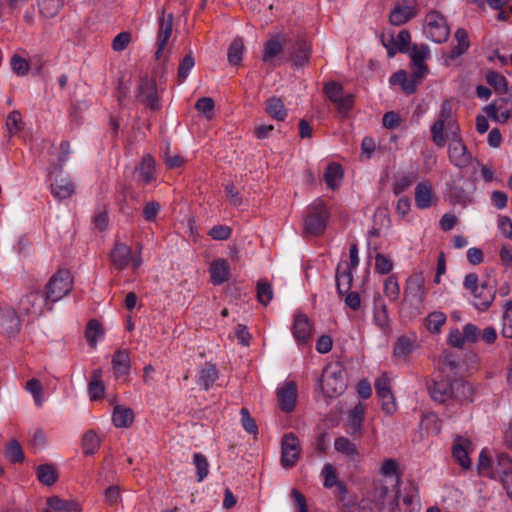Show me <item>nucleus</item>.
Instances as JSON below:
<instances>
[{"instance_id": "6e6552de", "label": "nucleus", "mask_w": 512, "mask_h": 512, "mask_svg": "<svg viewBox=\"0 0 512 512\" xmlns=\"http://www.w3.org/2000/svg\"><path fill=\"white\" fill-rule=\"evenodd\" d=\"M300 442L293 434H285L281 442V464L285 468H291L296 465L300 456Z\"/></svg>"}, {"instance_id": "49530a36", "label": "nucleus", "mask_w": 512, "mask_h": 512, "mask_svg": "<svg viewBox=\"0 0 512 512\" xmlns=\"http://www.w3.org/2000/svg\"><path fill=\"white\" fill-rule=\"evenodd\" d=\"M103 335L104 330L101 324L95 319L90 320L85 332V336L89 345L91 347H95Z\"/></svg>"}, {"instance_id": "20e7f679", "label": "nucleus", "mask_w": 512, "mask_h": 512, "mask_svg": "<svg viewBox=\"0 0 512 512\" xmlns=\"http://www.w3.org/2000/svg\"><path fill=\"white\" fill-rule=\"evenodd\" d=\"M73 288V278L66 269L58 270L47 284L46 300L56 302L61 300Z\"/></svg>"}, {"instance_id": "774afa93", "label": "nucleus", "mask_w": 512, "mask_h": 512, "mask_svg": "<svg viewBox=\"0 0 512 512\" xmlns=\"http://www.w3.org/2000/svg\"><path fill=\"white\" fill-rule=\"evenodd\" d=\"M11 69L18 76H24L29 71V63L19 55H13L10 60Z\"/></svg>"}, {"instance_id": "4be33fe9", "label": "nucleus", "mask_w": 512, "mask_h": 512, "mask_svg": "<svg viewBox=\"0 0 512 512\" xmlns=\"http://www.w3.org/2000/svg\"><path fill=\"white\" fill-rule=\"evenodd\" d=\"M364 417L365 407L362 403H359L349 411L346 432L353 437L359 438L362 432Z\"/></svg>"}, {"instance_id": "423d86ee", "label": "nucleus", "mask_w": 512, "mask_h": 512, "mask_svg": "<svg viewBox=\"0 0 512 512\" xmlns=\"http://www.w3.org/2000/svg\"><path fill=\"white\" fill-rule=\"evenodd\" d=\"M110 257L113 265L120 270L131 266L135 271L142 264L140 249L135 255H132L131 248L124 243H117L114 246Z\"/></svg>"}, {"instance_id": "58836bf2", "label": "nucleus", "mask_w": 512, "mask_h": 512, "mask_svg": "<svg viewBox=\"0 0 512 512\" xmlns=\"http://www.w3.org/2000/svg\"><path fill=\"white\" fill-rule=\"evenodd\" d=\"M114 373L117 377L125 376L130 369V357L126 350L117 351L112 359Z\"/></svg>"}, {"instance_id": "5fc2aeb1", "label": "nucleus", "mask_w": 512, "mask_h": 512, "mask_svg": "<svg viewBox=\"0 0 512 512\" xmlns=\"http://www.w3.org/2000/svg\"><path fill=\"white\" fill-rule=\"evenodd\" d=\"M394 264L390 256L383 253L375 254L374 271L381 275H387L393 270Z\"/></svg>"}, {"instance_id": "ddd939ff", "label": "nucleus", "mask_w": 512, "mask_h": 512, "mask_svg": "<svg viewBox=\"0 0 512 512\" xmlns=\"http://www.w3.org/2000/svg\"><path fill=\"white\" fill-rule=\"evenodd\" d=\"M297 385L294 381H286L277 389V398L281 410L291 412L297 400Z\"/></svg>"}, {"instance_id": "69168bd1", "label": "nucleus", "mask_w": 512, "mask_h": 512, "mask_svg": "<svg viewBox=\"0 0 512 512\" xmlns=\"http://www.w3.org/2000/svg\"><path fill=\"white\" fill-rule=\"evenodd\" d=\"M5 455H6V458L11 463L22 462L24 459V454L21 449V446L16 441H12L8 444V446L6 448Z\"/></svg>"}, {"instance_id": "603ef678", "label": "nucleus", "mask_w": 512, "mask_h": 512, "mask_svg": "<svg viewBox=\"0 0 512 512\" xmlns=\"http://www.w3.org/2000/svg\"><path fill=\"white\" fill-rule=\"evenodd\" d=\"M104 385L101 380V370L93 372L92 380L89 383V394L92 400H98L104 395Z\"/></svg>"}, {"instance_id": "f257e3e1", "label": "nucleus", "mask_w": 512, "mask_h": 512, "mask_svg": "<svg viewBox=\"0 0 512 512\" xmlns=\"http://www.w3.org/2000/svg\"><path fill=\"white\" fill-rule=\"evenodd\" d=\"M459 133V126L454 117V109L450 101L442 103L440 111L431 126L432 141L438 147H444L450 137Z\"/></svg>"}, {"instance_id": "a18cd8bd", "label": "nucleus", "mask_w": 512, "mask_h": 512, "mask_svg": "<svg viewBox=\"0 0 512 512\" xmlns=\"http://www.w3.org/2000/svg\"><path fill=\"white\" fill-rule=\"evenodd\" d=\"M100 447V438L93 430L87 431L83 435L82 449L85 455L95 454Z\"/></svg>"}, {"instance_id": "5701e85b", "label": "nucleus", "mask_w": 512, "mask_h": 512, "mask_svg": "<svg viewBox=\"0 0 512 512\" xmlns=\"http://www.w3.org/2000/svg\"><path fill=\"white\" fill-rule=\"evenodd\" d=\"M453 389V383L446 379L433 380L428 384V390L432 399L439 403L450 399L453 395Z\"/></svg>"}, {"instance_id": "de8ad7c7", "label": "nucleus", "mask_w": 512, "mask_h": 512, "mask_svg": "<svg viewBox=\"0 0 512 512\" xmlns=\"http://www.w3.org/2000/svg\"><path fill=\"white\" fill-rule=\"evenodd\" d=\"M384 294L391 302H396L400 297V284L395 275H390L384 280Z\"/></svg>"}, {"instance_id": "bf43d9fd", "label": "nucleus", "mask_w": 512, "mask_h": 512, "mask_svg": "<svg viewBox=\"0 0 512 512\" xmlns=\"http://www.w3.org/2000/svg\"><path fill=\"white\" fill-rule=\"evenodd\" d=\"M446 322V316L443 312L434 311L426 318V327L432 333L440 332L441 327Z\"/></svg>"}, {"instance_id": "c756f323", "label": "nucleus", "mask_w": 512, "mask_h": 512, "mask_svg": "<svg viewBox=\"0 0 512 512\" xmlns=\"http://www.w3.org/2000/svg\"><path fill=\"white\" fill-rule=\"evenodd\" d=\"M310 55L311 44L304 39H300L295 43L291 54V60L295 66H303L308 63Z\"/></svg>"}, {"instance_id": "393cba45", "label": "nucleus", "mask_w": 512, "mask_h": 512, "mask_svg": "<svg viewBox=\"0 0 512 512\" xmlns=\"http://www.w3.org/2000/svg\"><path fill=\"white\" fill-rule=\"evenodd\" d=\"M485 110L492 120L505 123L511 115V104L508 101L500 100L487 106Z\"/></svg>"}, {"instance_id": "8fccbe9b", "label": "nucleus", "mask_w": 512, "mask_h": 512, "mask_svg": "<svg viewBox=\"0 0 512 512\" xmlns=\"http://www.w3.org/2000/svg\"><path fill=\"white\" fill-rule=\"evenodd\" d=\"M453 395L460 401H472L473 387L465 381H454L453 382Z\"/></svg>"}, {"instance_id": "37998d69", "label": "nucleus", "mask_w": 512, "mask_h": 512, "mask_svg": "<svg viewBox=\"0 0 512 512\" xmlns=\"http://www.w3.org/2000/svg\"><path fill=\"white\" fill-rule=\"evenodd\" d=\"M5 126L9 136L12 137L19 134L24 129V122L20 112L17 110L10 112L6 118Z\"/></svg>"}, {"instance_id": "ea45409f", "label": "nucleus", "mask_w": 512, "mask_h": 512, "mask_svg": "<svg viewBox=\"0 0 512 512\" xmlns=\"http://www.w3.org/2000/svg\"><path fill=\"white\" fill-rule=\"evenodd\" d=\"M415 11L412 6H401L397 5L390 12V22L392 25H402L406 23L409 19L414 17Z\"/></svg>"}, {"instance_id": "6ab92c4d", "label": "nucleus", "mask_w": 512, "mask_h": 512, "mask_svg": "<svg viewBox=\"0 0 512 512\" xmlns=\"http://www.w3.org/2000/svg\"><path fill=\"white\" fill-rule=\"evenodd\" d=\"M472 443L469 439L457 437L454 440L452 447V456L454 460L463 468L469 469L471 467V460L469 454L471 452Z\"/></svg>"}, {"instance_id": "2f4dec72", "label": "nucleus", "mask_w": 512, "mask_h": 512, "mask_svg": "<svg viewBox=\"0 0 512 512\" xmlns=\"http://www.w3.org/2000/svg\"><path fill=\"white\" fill-rule=\"evenodd\" d=\"M373 323L383 332H388L390 330V319L387 307L381 299L375 300Z\"/></svg>"}, {"instance_id": "09e8293b", "label": "nucleus", "mask_w": 512, "mask_h": 512, "mask_svg": "<svg viewBox=\"0 0 512 512\" xmlns=\"http://www.w3.org/2000/svg\"><path fill=\"white\" fill-rule=\"evenodd\" d=\"M477 470L480 475L496 479V468H492V462L486 449H483L479 454Z\"/></svg>"}, {"instance_id": "4468645a", "label": "nucleus", "mask_w": 512, "mask_h": 512, "mask_svg": "<svg viewBox=\"0 0 512 512\" xmlns=\"http://www.w3.org/2000/svg\"><path fill=\"white\" fill-rule=\"evenodd\" d=\"M410 57L414 65V76L417 79H422L428 73V68L424 62L430 57L429 47L425 44L414 45Z\"/></svg>"}, {"instance_id": "864d4df0", "label": "nucleus", "mask_w": 512, "mask_h": 512, "mask_svg": "<svg viewBox=\"0 0 512 512\" xmlns=\"http://www.w3.org/2000/svg\"><path fill=\"white\" fill-rule=\"evenodd\" d=\"M155 161L150 155L143 157L140 164V176L145 183H151L154 179Z\"/></svg>"}, {"instance_id": "b1692460", "label": "nucleus", "mask_w": 512, "mask_h": 512, "mask_svg": "<svg viewBox=\"0 0 512 512\" xmlns=\"http://www.w3.org/2000/svg\"><path fill=\"white\" fill-rule=\"evenodd\" d=\"M210 280L214 285L226 282L230 277V265L226 259L218 258L209 266Z\"/></svg>"}, {"instance_id": "0eeeda50", "label": "nucleus", "mask_w": 512, "mask_h": 512, "mask_svg": "<svg viewBox=\"0 0 512 512\" xmlns=\"http://www.w3.org/2000/svg\"><path fill=\"white\" fill-rule=\"evenodd\" d=\"M426 294L423 275L420 273L410 275L405 283L404 301L410 305L419 306L424 302Z\"/></svg>"}, {"instance_id": "9d476101", "label": "nucleus", "mask_w": 512, "mask_h": 512, "mask_svg": "<svg viewBox=\"0 0 512 512\" xmlns=\"http://www.w3.org/2000/svg\"><path fill=\"white\" fill-rule=\"evenodd\" d=\"M326 96L334 102L341 112H347L352 108L354 97L352 94H344L339 83L329 82L325 85Z\"/></svg>"}, {"instance_id": "c9c22d12", "label": "nucleus", "mask_w": 512, "mask_h": 512, "mask_svg": "<svg viewBox=\"0 0 512 512\" xmlns=\"http://www.w3.org/2000/svg\"><path fill=\"white\" fill-rule=\"evenodd\" d=\"M343 179V170L341 166L337 163L328 164L325 173H324V181L328 188L334 190L338 188Z\"/></svg>"}, {"instance_id": "72a5a7b5", "label": "nucleus", "mask_w": 512, "mask_h": 512, "mask_svg": "<svg viewBox=\"0 0 512 512\" xmlns=\"http://www.w3.org/2000/svg\"><path fill=\"white\" fill-rule=\"evenodd\" d=\"M266 113L274 120L284 121L287 116V109L280 98L270 97L266 101Z\"/></svg>"}, {"instance_id": "13d9d810", "label": "nucleus", "mask_w": 512, "mask_h": 512, "mask_svg": "<svg viewBox=\"0 0 512 512\" xmlns=\"http://www.w3.org/2000/svg\"><path fill=\"white\" fill-rule=\"evenodd\" d=\"M38 480L44 485H52L57 480V474L53 466L49 464L40 465L37 468Z\"/></svg>"}, {"instance_id": "c85d7f7f", "label": "nucleus", "mask_w": 512, "mask_h": 512, "mask_svg": "<svg viewBox=\"0 0 512 512\" xmlns=\"http://www.w3.org/2000/svg\"><path fill=\"white\" fill-rule=\"evenodd\" d=\"M334 449L350 461H357L360 456L357 445L346 437H338L334 441Z\"/></svg>"}, {"instance_id": "4c0bfd02", "label": "nucleus", "mask_w": 512, "mask_h": 512, "mask_svg": "<svg viewBox=\"0 0 512 512\" xmlns=\"http://www.w3.org/2000/svg\"><path fill=\"white\" fill-rule=\"evenodd\" d=\"M47 505L56 512H76L81 510L80 504L75 500H66L58 496L48 498Z\"/></svg>"}, {"instance_id": "bb28decb", "label": "nucleus", "mask_w": 512, "mask_h": 512, "mask_svg": "<svg viewBox=\"0 0 512 512\" xmlns=\"http://www.w3.org/2000/svg\"><path fill=\"white\" fill-rule=\"evenodd\" d=\"M51 191L58 199H67L75 191V186L68 177H55L51 183Z\"/></svg>"}, {"instance_id": "338daca9", "label": "nucleus", "mask_w": 512, "mask_h": 512, "mask_svg": "<svg viewBox=\"0 0 512 512\" xmlns=\"http://www.w3.org/2000/svg\"><path fill=\"white\" fill-rule=\"evenodd\" d=\"M502 334L504 337L512 338V301L505 304Z\"/></svg>"}, {"instance_id": "f8f14e48", "label": "nucleus", "mask_w": 512, "mask_h": 512, "mask_svg": "<svg viewBox=\"0 0 512 512\" xmlns=\"http://www.w3.org/2000/svg\"><path fill=\"white\" fill-rule=\"evenodd\" d=\"M284 44L285 39L279 34L266 41L263 47L262 61L269 65L279 62L284 52Z\"/></svg>"}, {"instance_id": "dca6fc26", "label": "nucleus", "mask_w": 512, "mask_h": 512, "mask_svg": "<svg viewBox=\"0 0 512 512\" xmlns=\"http://www.w3.org/2000/svg\"><path fill=\"white\" fill-rule=\"evenodd\" d=\"M161 19L159 23V31L157 36V50L155 56L160 59L163 56L166 44L172 34V14L165 15V11H161Z\"/></svg>"}, {"instance_id": "9b49d317", "label": "nucleus", "mask_w": 512, "mask_h": 512, "mask_svg": "<svg viewBox=\"0 0 512 512\" xmlns=\"http://www.w3.org/2000/svg\"><path fill=\"white\" fill-rule=\"evenodd\" d=\"M415 205L418 209H429L437 203V196L429 181L419 182L414 191Z\"/></svg>"}, {"instance_id": "cd10ccee", "label": "nucleus", "mask_w": 512, "mask_h": 512, "mask_svg": "<svg viewBox=\"0 0 512 512\" xmlns=\"http://www.w3.org/2000/svg\"><path fill=\"white\" fill-rule=\"evenodd\" d=\"M134 421V412L131 408L116 405L112 413V422L117 428H128Z\"/></svg>"}, {"instance_id": "e2e57ef3", "label": "nucleus", "mask_w": 512, "mask_h": 512, "mask_svg": "<svg viewBox=\"0 0 512 512\" xmlns=\"http://www.w3.org/2000/svg\"><path fill=\"white\" fill-rule=\"evenodd\" d=\"M398 468H399V464L396 460L385 459L379 468V473L385 478L397 479L398 478Z\"/></svg>"}, {"instance_id": "6e6d98bb", "label": "nucleus", "mask_w": 512, "mask_h": 512, "mask_svg": "<svg viewBox=\"0 0 512 512\" xmlns=\"http://www.w3.org/2000/svg\"><path fill=\"white\" fill-rule=\"evenodd\" d=\"M25 389L28 393H30L33 396L36 406H41L43 404V385L38 379L32 378L28 380L26 382Z\"/></svg>"}, {"instance_id": "7c9ffc66", "label": "nucleus", "mask_w": 512, "mask_h": 512, "mask_svg": "<svg viewBox=\"0 0 512 512\" xmlns=\"http://www.w3.org/2000/svg\"><path fill=\"white\" fill-rule=\"evenodd\" d=\"M19 328V319L12 309L4 311L0 315V333L3 335H14Z\"/></svg>"}, {"instance_id": "e433bc0d", "label": "nucleus", "mask_w": 512, "mask_h": 512, "mask_svg": "<svg viewBox=\"0 0 512 512\" xmlns=\"http://www.w3.org/2000/svg\"><path fill=\"white\" fill-rule=\"evenodd\" d=\"M417 179L416 172H401L393 180V193L400 195L405 192Z\"/></svg>"}, {"instance_id": "3c124183", "label": "nucleus", "mask_w": 512, "mask_h": 512, "mask_svg": "<svg viewBox=\"0 0 512 512\" xmlns=\"http://www.w3.org/2000/svg\"><path fill=\"white\" fill-rule=\"evenodd\" d=\"M218 378V372L214 365L206 364L200 371L199 384L205 389H209L216 379Z\"/></svg>"}, {"instance_id": "0e129e2a", "label": "nucleus", "mask_w": 512, "mask_h": 512, "mask_svg": "<svg viewBox=\"0 0 512 512\" xmlns=\"http://www.w3.org/2000/svg\"><path fill=\"white\" fill-rule=\"evenodd\" d=\"M321 475L324 478L323 485H324L325 488H332L333 486H335L339 482L338 481V477H337V473H336V469L330 463H326L323 466V469L321 471Z\"/></svg>"}, {"instance_id": "1a4fd4ad", "label": "nucleus", "mask_w": 512, "mask_h": 512, "mask_svg": "<svg viewBox=\"0 0 512 512\" xmlns=\"http://www.w3.org/2000/svg\"><path fill=\"white\" fill-rule=\"evenodd\" d=\"M448 140H450L448 146L450 162L458 168H465L470 165L472 156L459 135L457 134L455 137H450Z\"/></svg>"}, {"instance_id": "39448f33", "label": "nucleus", "mask_w": 512, "mask_h": 512, "mask_svg": "<svg viewBox=\"0 0 512 512\" xmlns=\"http://www.w3.org/2000/svg\"><path fill=\"white\" fill-rule=\"evenodd\" d=\"M346 389L343 371L340 368L327 367L322 375L321 390L327 397H336Z\"/></svg>"}, {"instance_id": "7ed1b4c3", "label": "nucleus", "mask_w": 512, "mask_h": 512, "mask_svg": "<svg viewBox=\"0 0 512 512\" xmlns=\"http://www.w3.org/2000/svg\"><path fill=\"white\" fill-rule=\"evenodd\" d=\"M423 32L431 41L443 43L449 37L450 28L446 18L440 12L432 10L425 17Z\"/></svg>"}, {"instance_id": "f704fd0d", "label": "nucleus", "mask_w": 512, "mask_h": 512, "mask_svg": "<svg viewBox=\"0 0 512 512\" xmlns=\"http://www.w3.org/2000/svg\"><path fill=\"white\" fill-rule=\"evenodd\" d=\"M474 296V305L479 310H487L494 299L493 292L486 285L482 284L476 292H471Z\"/></svg>"}, {"instance_id": "a19ab883", "label": "nucleus", "mask_w": 512, "mask_h": 512, "mask_svg": "<svg viewBox=\"0 0 512 512\" xmlns=\"http://www.w3.org/2000/svg\"><path fill=\"white\" fill-rule=\"evenodd\" d=\"M353 280L352 269L348 264L339 265L336 274V283L339 293L346 292L350 289Z\"/></svg>"}, {"instance_id": "a878e982", "label": "nucleus", "mask_w": 512, "mask_h": 512, "mask_svg": "<svg viewBox=\"0 0 512 512\" xmlns=\"http://www.w3.org/2000/svg\"><path fill=\"white\" fill-rule=\"evenodd\" d=\"M138 97L142 102L148 104L152 109L157 107V90L153 79H142L139 85Z\"/></svg>"}, {"instance_id": "680f3d73", "label": "nucleus", "mask_w": 512, "mask_h": 512, "mask_svg": "<svg viewBox=\"0 0 512 512\" xmlns=\"http://www.w3.org/2000/svg\"><path fill=\"white\" fill-rule=\"evenodd\" d=\"M193 463L197 470V481L201 482L209 473V464L206 457L200 453H195Z\"/></svg>"}, {"instance_id": "c03bdc74", "label": "nucleus", "mask_w": 512, "mask_h": 512, "mask_svg": "<svg viewBox=\"0 0 512 512\" xmlns=\"http://www.w3.org/2000/svg\"><path fill=\"white\" fill-rule=\"evenodd\" d=\"M455 39L457 41V45L455 47H453V49L451 50V55H450L451 58H456V57L461 56L468 50V48L470 46L468 34L465 29H462V28L457 29L455 32Z\"/></svg>"}, {"instance_id": "473e14b6", "label": "nucleus", "mask_w": 512, "mask_h": 512, "mask_svg": "<svg viewBox=\"0 0 512 512\" xmlns=\"http://www.w3.org/2000/svg\"><path fill=\"white\" fill-rule=\"evenodd\" d=\"M421 79H417L414 74L412 78H408L405 71L400 70L394 73L390 77V83L392 85L399 84L404 92L411 94L416 91L417 84Z\"/></svg>"}, {"instance_id": "4d7b16f0", "label": "nucleus", "mask_w": 512, "mask_h": 512, "mask_svg": "<svg viewBox=\"0 0 512 512\" xmlns=\"http://www.w3.org/2000/svg\"><path fill=\"white\" fill-rule=\"evenodd\" d=\"M244 44L240 38L232 41L228 49V61L231 65H238L243 57Z\"/></svg>"}, {"instance_id": "79ce46f5", "label": "nucleus", "mask_w": 512, "mask_h": 512, "mask_svg": "<svg viewBox=\"0 0 512 512\" xmlns=\"http://www.w3.org/2000/svg\"><path fill=\"white\" fill-rule=\"evenodd\" d=\"M65 0H37L39 11L45 18L55 17L64 5Z\"/></svg>"}, {"instance_id": "f03ea898", "label": "nucleus", "mask_w": 512, "mask_h": 512, "mask_svg": "<svg viewBox=\"0 0 512 512\" xmlns=\"http://www.w3.org/2000/svg\"><path fill=\"white\" fill-rule=\"evenodd\" d=\"M330 217L329 210L325 202L316 199L306 208V216L304 218V231L309 235L322 234L327 226Z\"/></svg>"}, {"instance_id": "f3484780", "label": "nucleus", "mask_w": 512, "mask_h": 512, "mask_svg": "<svg viewBox=\"0 0 512 512\" xmlns=\"http://www.w3.org/2000/svg\"><path fill=\"white\" fill-rule=\"evenodd\" d=\"M388 489L380 484H375L373 491L367 498L361 501L362 510L369 509L371 512H381L385 505Z\"/></svg>"}, {"instance_id": "052dcab7", "label": "nucleus", "mask_w": 512, "mask_h": 512, "mask_svg": "<svg viewBox=\"0 0 512 512\" xmlns=\"http://www.w3.org/2000/svg\"><path fill=\"white\" fill-rule=\"evenodd\" d=\"M413 350V343L407 337H400L393 349V355L396 358L405 359Z\"/></svg>"}, {"instance_id": "2eb2a0df", "label": "nucleus", "mask_w": 512, "mask_h": 512, "mask_svg": "<svg viewBox=\"0 0 512 512\" xmlns=\"http://www.w3.org/2000/svg\"><path fill=\"white\" fill-rule=\"evenodd\" d=\"M292 334L298 345L306 344L312 334V325L307 315L297 313L294 316Z\"/></svg>"}, {"instance_id": "412c9836", "label": "nucleus", "mask_w": 512, "mask_h": 512, "mask_svg": "<svg viewBox=\"0 0 512 512\" xmlns=\"http://www.w3.org/2000/svg\"><path fill=\"white\" fill-rule=\"evenodd\" d=\"M45 300L39 292H31L20 301V309L27 315L37 317L43 313Z\"/></svg>"}, {"instance_id": "a211bd4d", "label": "nucleus", "mask_w": 512, "mask_h": 512, "mask_svg": "<svg viewBox=\"0 0 512 512\" xmlns=\"http://www.w3.org/2000/svg\"><path fill=\"white\" fill-rule=\"evenodd\" d=\"M388 489L380 484H375L373 491L367 498L361 501L362 510L369 509L371 512H381L385 505Z\"/></svg>"}, {"instance_id": "aec40b11", "label": "nucleus", "mask_w": 512, "mask_h": 512, "mask_svg": "<svg viewBox=\"0 0 512 512\" xmlns=\"http://www.w3.org/2000/svg\"><path fill=\"white\" fill-rule=\"evenodd\" d=\"M496 478H500L508 497L512 499V460L508 456L498 457Z\"/></svg>"}]
</instances>
